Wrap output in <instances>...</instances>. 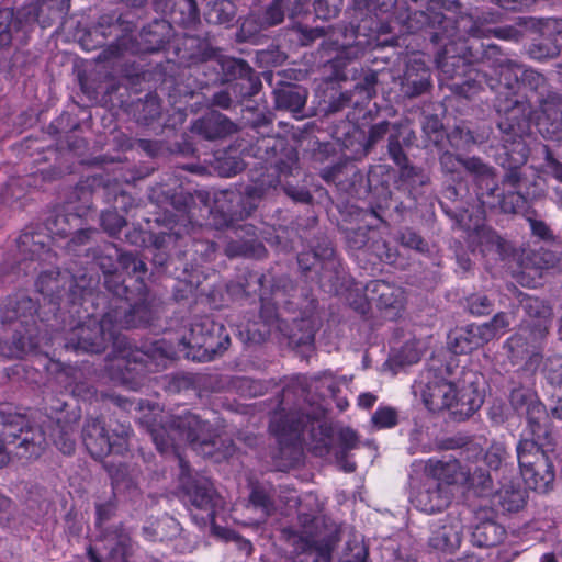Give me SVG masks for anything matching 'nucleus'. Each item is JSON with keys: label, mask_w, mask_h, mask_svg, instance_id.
<instances>
[{"label": "nucleus", "mask_w": 562, "mask_h": 562, "mask_svg": "<svg viewBox=\"0 0 562 562\" xmlns=\"http://www.w3.org/2000/svg\"><path fill=\"white\" fill-rule=\"evenodd\" d=\"M284 19L283 0H274L270 7L267 8L263 18V26H273L281 23Z\"/></svg>", "instance_id": "cd10ccee"}, {"label": "nucleus", "mask_w": 562, "mask_h": 562, "mask_svg": "<svg viewBox=\"0 0 562 562\" xmlns=\"http://www.w3.org/2000/svg\"><path fill=\"white\" fill-rule=\"evenodd\" d=\"M190 333L191 337L188 344L191 347L203 348L205 352H221L227 349L229 344L228 335L225 334L221 337L222 333H224L223 326L207 317L195 322L191 326Z\"/></svg>", "instance_id": "6e6552de"}, {"label": "nucleus", "mask_w": 562, "mask_h": 562, "mask_svg": "<svg viewBox=\"0 0 562 562\" xmlns=\"http://www.w3.org/2000/svg\"><path fill=\"white\" fill-rule=\"evenodd\" d=\"M554 177L562 182V165H557L554 168Z\"/></svg>", "instance_id": "5fc2aeb1"}, {"label": "nucleus", "mask_w": 562, "mask_h": 562, "mask_svg": "<svg viewBox=\"0 0 562 562\" xmlns=\"http://www.w3.org/2000/svg\"><path fill=\"white\" fill-rule=\"evenodd\" d=\"M33 142L34 139L31 136L25 137L21 143V147L30 148V144H32Z\"/></svg>", "instance_id": "13d9d810"}, {"label": "nucleus", "mask_w": 562, "mask_h": 562, "mask_svg": "<svg viewBox=\"0 0 562 562\" xmlns=\"http://www.w3.org/2000/svg\"><path fill=\"white\" fill-rule=\"evenodd\" d=\"M462 532L461 518L458 515L449 514L431 526L428 546L435 551L451 553L460 547Z\"/></svg>", "instance_id": "0eeeda50"}, {"label": "nucleus", "mask_w": 562, "mask_h": 562, "mask_svg": "<svg viewBox=\"0 0 562 562\" xmlns=\"http://www.w3.org/2000/svg\"><path fill=\"white\" fill-rule=\"evenodd\" d=\"M338 441L340 449L336 452L347 453V451L357 448L359 439L355 430L350 428H342L338 432Z\"/></svg>", "instance_id": "c756f323"}, {"label": "nucleus", "mask_w": 562, "mask_h": 562, "mask_svg": "<svg viewBox=\"0 0 562 562\" xmlns=\"http://www.w3.org/2000/svg\"><path fill=\"white\" fill-rule=\"evenodd\" d=\"M540 562H557V560L552 553H547L542 555Z\"/></svg>", "instance_id": "6e6d98bb"}, {"label": "nucleus", "mask_w": 562, "mask_h": 562, "mask_svg": "<svg viewBox=\"0 0 562 562\" xmlns=\"http://www.w3.org/2000/svg\"><path fill=\"white\" fill-rule=\"evenodd\" d=\"M277 103L280 108L300 112L306 103V91L301 88H289L278 92Z\"/></svg>", "instance_id": "aec40b11"}, {"label": "nucleus", "mask_w": 562, "mask_h": 562, "mask_svg": "<svg viewBox=\"0 0 562 562\" xmlns=\"http://www.w3.org/2000/svg\"><path fill=\"white\" fill-rule=\"evenodd\" d=\"M462 166L477 177H492L493 170L476 157L462 159Z\"/></svg>", "instance_id": "7c9ffc66"}, {"label": "nucleus", "mask_w": 562, "mask_h": 562, "mask_svg": "<svg viewBox=\"0 0 562 562\" xmlns=\"http://www.w3.org/2000/svg\"><path fill=\"white\" fill-rule=\"evenodd\" d=\"M60 450L66 454H70L75 450V442L72 440H65Z\"/></svg>", "instance_id": "8fccbe9b"}, {"label": "nucleus", "mask_w": 562, "mask_h": 562, "mask_svg": "<svg viewBox=\"0 0 562 562\" xmlns=\"http://www.w3.org/2000/svg\"><path fill=\"white\" fill-rule=\"evenodd\" d=\"M368 291L378 294L379 303L384 307L400 308L404 303V292L401 288H395L385 281H372L368 286Z\"/></svg>", "instance_id": "f3484780"}, {"label": "nucleus", "mask_w": 562, "mask_h": 562, "mask_svg": "<svg viewBox=\"0 0 562 562\" xmlns=\"http://www.w3.org/2000/svg\"><path fill=\"white\" fill-rule=\"evenodd\" d=\"M480 380L475 372L467 371L457 382H451L437 372L427 370L414 383L413 392L422 397L429 411L453 408L454 414L469 417L483 404Z\"/></svg>", "instance_id": "f257e3e1"}, {"label": "nucleus", "mask_w": 562, "mask_h": 562, "mask_svg": "<svg viewBox=\"0 0 562 562\" xmlns=\"http://www.w3.org/2000/svg\"><path fill=\"white\" fill-rule=\"evenodd\" d=\"M21 423H16L20 427L15 430L13 426V422L9 419H4V428L0 435V469L7 465L10 461L9 452L5 449V445H18L19 447H27L29 445H34V435L31 431H26V435L22 437L23 434V425L24 418L22 416L18 417Z\"/></svg>", "instance_id": "ddd939ff"}, {"label": "nucleus", "mask_w": 562, "mask_h": 562, "mask_svg": "<svg viewBox=\"0 0 562 562\" xmlns=\"http://www.w3.org/2000/svg\"><path fill=\"white\" fill-rule=\"evenodd\" d=\"M440 162L442 165V167L449 171V172H453L457 170L458 166L459 165H462V159L459 158V157H456L453 154H450V153H445L441 157H440Z\"/></svg>", "instance_id": "58836bf2"}, {"label": "nucleus", "mask_w": 562, "mask_h": 562, "mask_svg": "<svg viewBox=\"0 0 562 562\" xmlns=\"http://www.w3.org/2000/svg\"><path fill=\"white\" fill-rule=\"evenodd\" d=\"M35 179L32 175L11 177L0 193L2 202L20 201L33 189Z\"/></svg>", "instance_id": "dca6fc26"}, {"label": "nucleus", "mask_w": 562, "mask_h": 562, "mask_svg": "<svg viewBox=\"0 0 562 562\" xmlns=\"http://www.w3.org/2000/svg\"><path fill=\"white\" fill-rule=\"evenodd\" d=\"M229 64H232V68H237L240 74H246L249 70L248 65L243 60L233 59L229 61Z\"/></svg>", "instance_id": "de8ad7c7"}, {"label": "nucleus", "mask_w": 562, "mask_h": 562, "mask_svg": "<svg viewBox=\"0 0 562 562\" xmlns=\"http://www.w3.org/2000/svg\"><path fill=\"white\" fill-rule=\"evenodd\" d=\"M485 340L479 335L476 325H471L465 330L459 331L451 342L454 353H468L484 345Z\"/></svg>", "instance_id": "a211bd4d"}, {"label": "nucleus", "mask_w": 562, "mask_h": 562, "mask_svg": "<svg viewBox=\"0 0 562 562\" xmlns=\"http://www.w3.org/2000/svg\"><path fill=\"white\" fill-rule=\"evenodd\" d=\"M189 496L193 506L205 510L209 519H214V508L218 505L220 498L211 484L204 482L196 485L189 492Z\"/></svg>", "instance_id": "2eb2a0df"}, {"label": "nucleus", "mask_w": 562, "mask_h": 562, "mask_svg": "<svg viewBox=\"0 0 562 562\" xmlns=\"http://www.w3.org/2000/svg\"><path fill=\"white\" fill-rule=\"evenodd\" d=\"M224 7H225V3H224V2L218 3V4H215V7H214V11L224 10Z\"/></svg>", "instance_id": "69168bd1"}, {"label": "nucleus", "mask_w": 562, "mask_h": 562, "mask_svg": "<svg viewBox=\"0 0 562 562\" xmlns=\"http://www.w3.org/2000/svg\"><path fill=\"white\" fill-rule=\"evenodd\" d=\"M515 76H518V71L521 72V79L524 81L529 82V85H532L535 88H538L544 82V78L539 72L532 70V69H521L519 66H515Z\"/></svg>", "instance_id": "c9c22d12"}, {"label": "nucleus", "mask_w": 562, "mask_h": 562, "mask_svg": "<svg viewBox=\"0 0 562 562\" xmlns=\"http://www.w3.org/2000/svg\"><path fill=\"white\" fill-rule=\"evenodd\" d=\"M428 471L437 482L447 487L454 484H475V476L471 475L470 469L463 467L458 460L430 461Z\"/></svg>", "instance_id": "9b49d317"}, {"label": "nucleus", "mask_w": 562, "mask_h": 562, "mask_svg": "<svg viewBox=\"0 0 562 562\" xmlns=\"http://www.w3.org/2000/svg\"><path fill=\"white\" fill-rule=\"evenodd\" d=\"M335 459L339 464L340 469L345 472H353L356 470V463L347 460L346 453L344 452H335Z\"/></svg>", "instance_id": "c03bdc74"}, {"label": "nucleus", "mask_w": 562, "mask_h": 562, "mask_svg": "<svg viewBox=\"0 0 562 562\" xmlns=\"http://www.w3.org/2000/svg\"><path fill=\"white\" fill-rule=\"evenodd\" d=\"M347 405H348V403L346 401H340L338 403V406H339L340 409H344Z\"/></svg>", "instance_id": "338daca9"}, {"label": "nucleus", "mask_w": 562, "mask_h": 562, "mask_svg": "<svg viewBox=\"0 0 562 562\" xmlns=\"http://www.w3.org/2000/svg\"><path fill=\"white\" fill-rule=\"evenodd\" d=\"M516 451L520 474L527 487L541 493L551 490L555 470L550 456L532 439L520 440Z\"/></svg>", "instance_id": "39448f33"}, {"label": "nucleus", "mask_w": 562, "mask_h": 562, "mask_svg": "<svg viewBox=\"0 0 562 562\" xmlns=\"http://www.w3.org/2000/svg\"><path fill=\"white\" fill-rule=\"evenodd\" d=\"M301 542L302 543L299 546V549H301L302 551H307L310 554H313V542L310 539H301Z\"/></svg>", "instance_id": "09e8293b"}, {"label": "nucleus", "mask_w": 562, "mask_h": 562, "mask_svg": "<svg viewBox=\"0 0 562 562\" xmlns=\"http://www.w3.org/2000/svg\"><path fill=\"white\" fill-rule=\"evenodd\" d=\"M419 86H420V90H424L428 86V81L424 76H422V78H420Z\"/></svg>", "instance_id": "bf43d9fd"}, {"label": "nucleus", "mask_w": 562, "mask_h": 562, "mask_svg": "<svg viewBox=\"0 0 562 562\" xmlns=\"http://www.w3.org/2000/svg\"><path fill=\"white\" fill-rule=\"evenodd\" d=\"M250 503L258 508H261L265 516L271 514L272 505L269 496L259 488H255L250 494Z\"/></svg>", "instance_id": "473e14b6"}, {"label": "nucleus", "mask_w": 562, "mask_h": 562, "mask_svg": "<svg viewBox=\"0 0 562 562\" xmlns=\"http://www.w3.org/2000/svg\"><path fill=\"white\" fill-rule=\"evenodd\" d=\"M133 7H142L145 0H128Z\"/></svg>", "instance_id": "052dcab7"}, {"label": "nucleus", "mask_w": 562, "mask_h": 562, "mask_svg": "<svg viewBox=\"0 0 562 562\" xmlns=\"http://www.w3.org/2000/svg\"><path fill=\"white\" fill-rule=\"evenodd\" d=\"M491 306L490 300L486 296H479L471 301L470 308L474 314H484Z\"/></svg>", "instance_id": "ea45409f"}, {"label": "nucleus", "mask_w": 562, "mask_h": 562, "mask_svg": "<svg viewBox=\"0 0 562 562\" xmlns=\"http://www.w3.org/2000/svg\"><path fill=\"white\" fill-rule=\"evenodd\" d=\"M527 416L531 425L532 434L537 435L540 427V419L544 416V408L540 403H530L527 408Z\"/></svg>", "instance_id": "72a5a7b5"}, {"label": "nucleus", "mask_w": 562, "mask_h": 562, "mask_svg": "<svg viewBox=\"0 0 562 562\" xmlns=\"http://www.w3.org/2000/svg\"><path fill=\"white\" fill-rule=\"evenodd\" d=\"M387 128H389V123H386V122H382V123L373 125L369 132V137H368L369 144L373 145L379 139H381L387 133Z\"/></svg>", "instance_id": "4c0bfd02"}, {"label": "nucleus", "mask_w": 562, "mask_h": 562, "mask_svg": "<svg viewBox=\"0 0 562 562\" xmlns=\"http://www.w3.org/2000/svg\"><path fill=\"white\" fill-rule=\"evenodd\" d=\"M512 319L506 313L496 314L493 319L488 323H484L482 325H476L477 333L483 337L485 342L503 335L508 326L510 325Z\"/></svg>", "instance_id": "6ab92c4d"}, {"label": "nucleus", "mask_w": 562, "mask_h": 562, "mask_svg": "<svg viewBox=\"0 0 562 562\" xmlns=\"http://www.w3.org/2000/svg\"><path fill=\"white\" fill-rule=\"evenodd\" d=\"M124 358H125V355H121L120 357H117V358L115 359V362H116V367H117V368H120V367H121V362H123Z\"/></svg>", "instance_id": "e2e57ef3"}, {"label": "nucleus", "mask_w": 562, "mask_h": 562, "mask_svg": "<svg viewBox=\"0 0 562 562\" xmlns=\"http://www.w3.org/2000/svg\"><path fill=\"white\" fill-rule=\"evenodd\" d=\"M130 427L121 426V432L111 440L100 419H89L83 428V442L90 454L95 459H102L110 453H121L127 448Z\"/></svg>", "instance_id": "423d86ee"}, {"label": "nucleus", "mask_w": 562, "mask_h": 562, "mask_svg": "<svg viewBox=\"0 0 562 562\" xmlns=\"http://www.w3.org/2000/svg\"><path fill=\"white\" fill-rule=\"evenodd\" d=\"M376 400V396L372 393H362L358 396V405L362 408H370Z\"/></svg>", "instance_id": "49530a36"}, {"label": "nucleus", "mask_w": 562, "mask_h": 562, "mask_svg": "<svg viewBox=\"0 0 562 562\" xmlns=\"http://www.w3.org/2000/svg\"><path fill=\"white\" fill-rule=\"evenodd\" d=\"M11 499L0 494V512L7 510L10 507Z\"/></svg>", "instance_id": "3c124183"}, {"label": "nucleus", "mask_w": 562, "mask_h": 562, "mask_svg": "<svg viewBox=\"0 0 562 562\" xmlns=\"http://www.w3.org/2000/svg\"><path fill=\"white\" fill-rule=\"evenodd\" d=\"M389 153L397 165H403L405 162V155L397 142H390Z\"/></svg>", "instance_id": "a19ab883"}, {"label": "nucleus", "mask_w": 562, "mask_h": 562, "mask_svg": "<svg viewBox=\"0 0 562 562\" xmlns=\"http://www.w3.org/2000/svg\"><path fill=\"white\" fill-rule=\"evenodd\" d=\"M505 448L502 445H492L485 453L486 464L494 470H497L505 457Z\"/></svg>", "instance_id": "2f4dec72"}, {"label": "nucleus", "mask_w": 562, "mask_h": 562, "mask_svg": "<svg viewBox=\"0 0 562 562\" xmlns=\"http://www.w3.org/2000/svg\"><path fill=\"white\" fill-rule=\"evenodd\" d=\"M328 390L330 391V393L334 395L336 392H337V386L334 382L330 381V383L328 384Z\"/></svg>", "instance_id": "680f3d73"}, {"label": "nucleus", "mask_w": 562, "mask_h": 562, "mask_svg": "<svg viewBox=\"0 0 562 562\" xmlns=\"http://www.w3.org/2000/svg\"><path fill=\"white\" fill-rule=\"evenodd\" d=\"M113 319L110 314L103 316L100 323H94L93 328L85 325L80 328L78 348L87 352H101L106 348L108 342L116 344Z\"/></svg>", "instance_id": "1a4fd4ad"}, {"label": "nucleus", "mask_w": 562, "mask_h": 562, "mask_svg": "<svg viewBox=\"0 0 562 562\" xmlns=\"http://www.w3.org/2000/svg\"><path fill=\"white\" fill-rule=\"evenodd\" d=\"M551 414L562 419V386L557 387L551 393Z\"/></svg>", "instance_id": "e433bc0d"}, {"label": "nucleus", "mask_w": 562, "mask_h": 562, "mask_svg": "<svg viewBox=\"0 0 562 562\" xmlns=\"http://www.w3.org/2000/svg\"><path fill=\"white\" fill-rule=\"evenodd\" d=\"M505 529L494 520L479 522L472 532V542L477 547H493L503 541Z\"/></svg>", "instance_id": "4468645a"}, {"label": "nucleus", "mask_w": 562, "mask_h": 562, "mask_svg": "<svg viewBox=\"0 0 562 562\" xmlns=\"http://www.w3.org/2000/svg\"><path fill=\"white\" fill-rule=\"evenodd\" d=\"M16 249L20 261H33L35 258V227L25 226L16 238Z\"/></svg>", "instance_id": "412c9836"}, {"label": "nucleus", "mask_w": 562, "mask_h": 562, "mask_svg": "<svg viewBox=\"0 0 562 562\" xmlns=\"http://www.w3.org/2000/svg\"><path fill=\"white\" fill-rule=\"evenodd\" d=\"M213 103L220 108L228 109L232 103V99L229 93L226 91H221L213 97Z\"/></svg>", "instance_id": "a18cd8bd"}, {"label": "nucleus", "mask_w": 562, "mask_h": 562, "mask_svg": "<svg viewBox=\"0 0 562 562\" xmlns=\"http://www.w3.org/2000/svg\"><path fill=\"white\" fill-rule=\"evenodd\" d=\"M236 254L248 255V250L243 248L239 251H237Z\"/></svg>", "instance_id": "774afa93"}, {"label": "nucleus", "mask_w": 562, "mask_h": 562, "mask_svg": "<svg viewBox=\"0 0 562 562\" xmlns=\"http://www.w3.org/2000/svg\"><path fill=\"white\" fill-rule=\"evenodd\" d=\"M306 256H307V255L301 254V255L299 256V259H297V260H299V265L301 266V268H302L303 270H308V269L311 268V267H308V266H306V265H305V257H306Z\"/></svg>", "instance_id": "864d4df0"}, {"label": "nucleus", "mask_w": 562, "mask_h": 562, "mask_svg": "<svg viewBox=\"0 0 562 562\" xmlns=\"http://www.w3.org/2000/svg\"><path fill=\"white\" fill-rule=\"evenodd\" d=\"M125 223V220L113 211H106L101 215V224L103 228L112 236L119 234Z\"/></svg>", "instance_id": "c85d7f7f"}, {"label": "nucleus", "mask_w": 562, "mask_h": 562, "mask_svg": "<svg viewBox=\"0 0 562 562\" xmlns=\"http://www.w3.org/2000/svg\"><path fill=\"white\" fill-rule=\"evenodd\" d=\"M425 349V345L422 341H409L406 342L398 353L395 356V361L400 366H409L419 361Z\"/></svg>", "instance_id": "4be33fe9"}, {"label": "nucleus", "mask_w": 562, "mask_h": 562, "mask_svg": "<svg viewBox=\"0 0 562 562\" xmlns=\"http://www.w3.org/2000/svg\"><path fill=\"white\" fill-rule=\"evenodd\" d=\"M529 222L531 231L535 235L541 238L550 237V229L543 222L537 220H529Z\"/></svg>", "instance_id": "79ce46f5"}, {"label": "nucleus", "mask_w": 562, "mask_h": 562, "mask_svg": "<svg viewBox=\"0 0 562 562\" xmlns=\"http://www.w3.org/2000/svg\"><path fill=\"white\" fill-rule=\"evenodd\" d=\"M179 531V526L176 520L170 517H164L156 522L153 535H149L153 540H162L165 537L175 536Z\"/></svg>", "instance_id": "bb28decb"}, {"label": "nucleus", "mask_w": 562, "mask_h": 562, "mask_svg": "<svg viewBox=\"0 0 562 562\" xmlns=\"http://www.w3.org/2000/svg\"><path fill=\"white\" fill-rule=\"evenodd\" d=\"M403 243L411 248L423 249L424 241L423 239L413 232H407L403 235Z\"/></svg>", "instance_id": "37998d69"}, {"label": "nucleus", "mask_w": 562, "mask_h": 562, "mask_svg": "<svg viewBox=\"0 0 562 562\" xmlns=\"http://www.w3.org/2000/svg\"><path fill=\"white\" fill-rule=\"evenodd\" d=\"M376 429L392 428L397 424V412L390 406H380L371 417Z\"/></svg>", "instance_id": "5701e85b"}, {"label": "nucleus", "mask_w": 562, "mask_h": 562, "mask_svg": "<svg viewBox=\"0 0 562 562\" xmlns=\"http://www.w3.org/2000/svg\"><path fill=\"white\" fill-rule=\"evenodd\" d=\"M520 302L529 316H535V319L525 321L518 331L506 340L504 347L513 363L529 356L527 368L537 370L540 355L536 350L548 333L551 310L538 299L524 295Z\"/></svg>", "instance_id": "7ed1b4c3"}, {"label": "nucleus", "mask_w": 562, "mask_h": 562, "mask_svg": "<svg viewBox=\"0 0 562 562\" xmlns=\"http://www.w3.org/2000/svg\"><path fill=\"white\" fill-rule=\"evenodd\" d=\"M135 269H140V270H144L145 269V263L142 262V261H138L137 263H135Z\"/></svg>", "instance_id": "0e129e2a"}, {"label": "nucleus", "mask_w": 562, "mask_h": 562, "mask_svg": "<svg viewBox=\"0 0 562 562\" xmlns=\"http://www.w3.org/2000/svg\"><path fill=\"white\" fill-rule=\"evenodd\" d=\"M452 494L447 486L441 485L432 476L415 495V505L422 512L432 514L446 508Z\"/></svg>", "instance_id": "9d476101"}, {"label": "nucleus", "mask_w": 562, "mask_h": 562, "mask_svg": "<svg viewBox=\"0 0 562 562\" xmlns=\"http://www.w3.org/2000/svg\"><path fill=\"white\" fill-rule=\"evenodd\" d=\"M329 553L327 551H322L319 553V559L316 562H329Z\"/></svg>", "instance_id": "4d7b16f0"}, {"label": "nucleus", "mask_w": 562, "mask_h": 562, "mask_svg": "<svg viewBox=\"0 0 562 562\" xmlns=\"http://www.w3.org/2000/svg\"><path fill=\"white\" fill-rule=\"evenodd\" d=\"M0 319L13 331L12 344L8 347V351L0 348L3 356L22 358L27 349L35 348L32 334L35 328V303L30 296L24 294L9 296L1 307Z\"/></svg>", "instance_id": "20e7f679"}, {"label": "nucleus", "mask_w": 562, "mask_h": 562, "mask_svg": "<svg viewBox=\"0 0 562 562\" xmlns=\"http://www.w3.org/2000/svg\"><path fill=\"white\" fill-rule=\"evenodd\" d=\"M493 504L503 512H518L526 504V492L519 483L503 477L499 490L493 495Z\"/></svg>", "instance_id": "f8f14e48"}, {"label": "nucleus", "mask_w": 562, "mask_h": 562, "mask_svg": "<svg viewBox=\"0 0 562 562\" xmlns=\"http://www.w3.org/2000/svg\"><path fill=\"white\" fill-rule=\"evenodd\" d=\"M13 10L9 8L0 9V48L7 47L12 42Z\"/></svg>", "instance_id": "b1692460"}, {"label": "nucleus", "mask_w": 562, "mask_h": 562, "mask_svg": "<svg viewBox=\"0 0 562 562\" xmlns=\"http://www.w3.org/2000/svg\"><path fill=\"white\" fill-rule=\"evenodd\" d=\"M211 119H203L199 122H196L194 124V130L198 131V132H202V127L205 126V125H210L211 124Z\"/></svg>", "instance_id": "603ef678"}, {"label": "nucleus", "mask_w": 562, "mask_h": 562, "mask_svg": "<svg viewBox=\"0 0 562 562\" xmlns=\"http://www.w3.org/2000/svg\"><path fill=\"white\" fill-rule=\"evenodd\" d=\"M543 370L554 389L562 386V357L549 358Z\"/></svg>", "instance_id": "393cba45"}, {"label": "nucleus", "mask_w": 562, "mask_h": 562, "mask_svg": "<svg viewBox=\"0 0 562 562\" xmlns=\"http://www.w3.org/2000/svg\"><path fill=\"white\" fill-rule=\"evenodd\" d=\"M368 555L367 548L362 541L353 540L347 544L340 562H366Z\"/></svg>", "instance_id": "a878e982"}, {"label": "nucleus", "mask_w": 562, "mask_h": 562, "mask_svg": "<svg viewBox=\"0 0 562 562\" xmlns=\"http://www.w3.org/2000/svg\"><path fill=\"white\" fill-rule=\"evenodd\" d=\"M89 554L92 562H101L92 549L89 550ZM105 562H126L125 548L122 544H119L115 548H113L111 552L108 554Z\"/></svg>", "instance_id": "f704fd0d"}, {"label": "nucleus", "mask_w": 562, "mask_h": 562, "mask_svg": "<svg viewBox=\"0 0 562 562\" xmlns=\"http://www.w3.org/2000/svg\"><path fill=\"white\" fill-rule=\"evenodd\" d=\"M150 434L157 449L161 453L172 452L183 470L187 465L179 450L186 445H190L204 457H213L215 440L210 425L191 413L167 417L164 424L154 427Z\"/></svg>", "instance_id": "f03ea898"}]
</instances>
